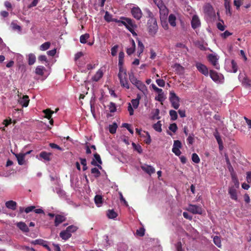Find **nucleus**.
<instances>
[{
    "mask_svg": "<svg viewBox=\"0 0 251 251\" xmlns=\"http://www.w3.org/2000/svg\"><path fill=\"white\" fill-rule=\"evenodd\" d=\"M196 67L200 72L204 74V65L198 63L196 64Z\"/></svg>",
    "mask_w": 251,
    "mask_h": 251,
    "instance_id": "nucleus-57",
    "label": "nucleus"
},
{
    "mask_svg": "<svg viewBox=\"0 0 251 251\" xmlns=\"http://www.w3.org/2000/svg\"><path fill=\"white\" fill-rule=\"evenodd\" d=\"M91 172L94 175L95 177H98L100 175V173L97 168H93L91 169Z\"/></svg>",
    "mask_w": 251,
    "mask_h": 251,
    "instance_id": "nucleus-46",
    "label": "nucleus"
},
{
    "mask_svg": "<svg viewBox=\"0 0 251 251\" xmlns=\"http://www.w3.org/2000/svg\"><path fill=\"white\" fill-rule=\"evenodd\" d=\"M130 41L131 44V47L126 49V53L128 55H131L135 51L136 47L135 43L133 39H131Z\"/></svg>",
    "mask_w": 251,
    "mask_h": 251,
    "instance_id": "nucleus-20",
    "label": "nucleus"
},
{
    "mask_svg": "<svg viewBox=\"0 0 251 251\" xmlns=\"http://www.w3.org/2000/svg\"><path fill=\"white\" fill-rule=\"evenodd\" d=\"M118 76L120 80L121 85L127 89H129V84L127 80L126 69H122L121 71H120V69H119Z\"/></svg>",
    "mask_w": 251,
    "mask_h": 251,
    "instance_id": "nucleus-3",
    "label": "nucleus"
},
{
    "mask_svg": "<svg viewBox=\"0 0 251 251\" xmlns=\"http://www.w3.org/2000/svg\"><path fill=\"white\" fill-rule=\"evenodd\" d=\"M238 188L230 186L228 190V192L230 195V198L234 201H237L238 200L237 189Z\"/></svg>",
    "mask_w": 251,
    "mask_h": 251,
    "instance_id": "nucleus-9",
    "label": "nucleus"
},
{
    "mask_svg": "<svg viewBox=\"0 0 251 251\" xmlns=\"http://www.w3.org/2000/svg\"><path fill=\"white\" fill-rule=\"evenodd\" d=\"M95 202L98 206H101L103 202V199L101 195H97L94 198Z\"/></svg>",
    "mask_w": 251,
    "mask_h": 251,
    "instance_id": "nucleus-28",
    "label": "nucleus"
},
{
    "mask_svg": "<svg viewBox=\"0 0 251 251\" xmlns=\"http://www.w3.org/2000/svg\"><path fill=\"white\" fill-rule=\"evenodd\" d=\"M209 75L210 78L217 83H222L224 81V75L220 73H218L216 71L210 70L208 71V69L205 66V76Z\"/></svg>",
    "mask_w": 251,
    "mask_h": 251,
    "instance_id": "nucleus-2",
    "label": "nucleus"
},
{
    "mask_svg": "<svg viewBox=\"0 0 251 251\" xmlns=\"http://www.w3.org/2000/svg\"><path fill=\"white\" fill-rule=\"evenodd\" d=\"M213 242L214 244L219 248H220L222 246L221 239L217 236H214L213 238Z\"/></svg>",
    "mask_w": 251,
    "mask_h": 251,
    "instance_id": "nucleus-45",
    "label": "nucleus"
},
{
    "mask_svg": "<svg viewBox=\"0 0 251 251\" xmlns=\"http://www.w3.org/2000/svg\"><path fill=\"white\" fill-rule=\"evenodd\" d=\"M234 6H236L237 10H239L241 5L243 4L242 0H234L233 1Z\"/></svg>",
    "mask_w": 251,
    "mask_h": 251,
    "instance_id": "nucleus-52",
    "label": "nucleus"
},
{
    "mask_svg": "<svg viewBox=\"0 0 251 251\" xmlns=\"http://www.w3.org/2000/svg\"><path fill=\"white\" fill-rule=\"evenodd\" d=\"M5 206L8 209L15 210L16 209L17 203L15 201L12 200L6 202Z\"/></svg>",
    "mask_w": 251,
    "mask_h": 251,
    "instance_id": "nucleus-22",
    "label": "nucleus"
},
{
    "mask_svg": "<svg viewBox=\"0 0 251 251\" xmlns=\"http://www.w3.org/2000/svg\"><path fill=\"white\" fill-rule=\"evenodd\" d=\"M220 22L217 23V27L220 31H224L226 28V26L224 25V23L223 20H220Z\"/></svg>",
    "mask_w": 251,
    "mask_h": 251,
    "instance_id": "nucleus-42",
    "label": "nucleus"
},
{
    "mask_svg": "<svg viewBox=\"0 0 251 251\" xmlns=\"http://www.w3.org/2000/svg\"><path fill=\"white\" fill-rule=\"evenodd\" d=\"M49 146L52 149H55L61 151H63V149L62 148H61L60 147H59L58 145L55 143H50L49 144Z\"/></svg>",
    "mask_w": 251,
    "mask_h": 251,
    "instance_id": "nucleus-61",
    "label": "nucleus"
},
{
    "mask_svg": "<svg viewBox=\"0 0 251 251\" xmlns=\"http://www.w3.org/2000/svg\"><path fill=\"white\" fill-rule=\"evenodd\" d=\"M109 109L110 112L113 113L116 111V106L115 103L113 102H110L109 106Z\"/></svg>",
    "mask_w": 251,
    "mask_h": 251,
    "instance_id": "nucleus-49",
    "label": "nucleus"
},
{
    "mask_svg": "<svg viewBox=\"0 0 251 251\" xmlns=\"http://www.w3.org/2000/svg\"><path fill=\"white\" fill-rule=\"evenodd\" d=\"M233 72L236 73L237 71L238 67L236 62L234 60H232L231 61Z\"/></svg>",
    "mask_w": 251,
    "mask_h": 251,
    "instance_id": "nucleus-62",
    "label": "nucleus"
},
{
    "mask_svg": "<svg viewBox=\"0 0 251 251\" xmlns=\"http://www.w3.org/2000/svg\"><path fill=\"white\" fill-rule=\"evenodd\" d=\"M17 226L24 232H28L29 231L28 226L24 222H20L18 223Z\"/></svg>",
    "mask_w": 251,
    "mask_h": 251,
    "instance_id": "nucleus-19",
    "label": "nucleus"
},
{
    "mask_svg": "<svg viewBox=\"0 0 251 251\" xmlns=\"http://www.w3.org/2000/svg\"><path fill=\"white\" fill-rule=\"evenodd\" d=\"M104 18L106 22L109 23L111 22H115L117 23H120V20L113 19L112 15L110 14L108 11H106Z\"/></svg>",
    "mask_w": 251,
    "mask_h": 251,
    "instance_id": "nucleus-17",
    "label": "nucleus"
},
{
    "mask_svg": "<svg viewBox=\"0 0 251 251\" xmlns=\"http://www.w3.org/2000/svg\"><path fill=\"white\" fill-rule=\"evenodd\" d=\"M131 103L133 106V107L135 109H136L138 108L139 106V101L135 99H133L131 100Z\"/></svg>",
    "mask_w": 251,
    "mask_h": 251,
    "instance_id": "nucleus-63",
    "label": "nucleus"
},
{
    "mask_svg": "<svg viewBox=\"0 0 251 251\" xmlns=\"http://www.w3.org/2000/svg\"><path fill=\"white\" fill-rule=\"evenodd\" d=\"M117 128V124L116 123H114L109 126V131L110 133L114 134L116 133Z\"/></svg>",
    "mask_w": 251,
    "mask_h": 251,
    "instance_id": "nucleus-32",
    "label": "nucleus"
},
{
    "mask_svg": "<svg viewBox=\"0 0 251 251\" xmlns=\"http://www.w3.org/2000/svg\"><path fill=\"white\" fill-rule=\"evenodd\" d=\"M128 76L129 79L133 85H135L136 83L139 80H137V79L135 77L132 72L128 73Z\"/></svg>",
    "mask_w": 251,
    "mask_h": 251,
    "instance_id": "nucleus-34",
    "label": "nucleus"
},
{
    "mask_svg": "<svg viewBox=\"0 0 251 251\" xmlns=\"http://www.w3.org/2000/svg\"><path fill=\"white\" fill-rule=\"evenodd\" d=\"M157 85L160 87H164L165 84V81L163 79H158L156 80Z\"/></svg>",
    "mask_w": 251,
    "mask_h": 251,
    "instance_id": "nucleus-64",
    "label": "nucleus"
},
{
    "mask_svg": "<svg viewBox=\"0 0 251 251\" xmlns=\"http://www.w3.org/2000/svg\"><path fill=\"white\" fill-rule=\"evenodd\" d=\"M205 11H206V12H207L210 16L215 15V11L213 8L209 4L205 5Z\"/></svg>",
    "mask_w": 251,
    "mask_h": 251,
    "instance_id": "nucleus-25",
    "label": "nucleus"
},
{
    "mask_svg": "<svg viewBox=\"0 0 251 251\" xmlns=\"http://www.w3.org/2000/svg\"><path fill=\"white\" fill-rule=\"evenodd\" d=\"M225 7L226 10L227 14H229L230 16L231 15L232 12L230 10V5L229 1H226L225 2Z\"/></svg>",
    "mask_w": 251,
    "mask_h": 251,
    "instance_id": "nucleus-44",
    "label": "nucleus"
},
{
    "mask_svg": "<svg viewBox=\"0 0 251 251\" xmlns=\"http://www.w3.org/2000/svg\"><path fill=\"white\" fill-rule=\"evenodd\" d=\"M60 237L62 238V240L65 241L68 240L72 236V234L69 233L68 231H66V230H64L61 231L59 233Z\"/></svg>",
    "mask_w": 251,
    "mask_h": 251,
    "instance_id": "nucleus-21",
    "label": "nucleus"
},
{
    "mask_svg": "<svg viewBox=\"0 0 251 251\" xmlns=\"http://www.w3.org/2000/svg\"><path fill=\"white\" fill-rule=\"evenodd\" d=\"M90 37V35L88 33H85L81 35L80 37V42L82 44L86 43L87 40Z\"/></svg>",
    "mask_w": 251,
    "mask_h": 251,
    "instance_id": "nucleus-36",
    "label": "nucleus"
},
{
    "mask_svg": "<svg viewBox=\"0 0 251 251\" xmlns=\"http://www.w3.org/2000/svg\"><path fill=\"white\" fill-rule=\"evenodd\" d=\"M200 21L198 16L196 15H194L193 16V18H192V19L191 21L192 27L194 29H195V28H197L198 27H199L200 26Z\"/></svg>",
    "mask_w": 251,
    "mask_h": 251,
    "instance_id": "nucleus-18",
    "label": "nucleus"
},
{
    "mask_svg": "<svg viewBox=\"0 0 251 251\" xmlns=\"http://www.w3.org/2000/svg\"><path fill=\"white\" fill-rule=\"evenodd\" d=\"M45 67L42 66H38L35 69V73L39 75H44V70Z\"/></svg>",
    "mask_w": 251,
    "mask_h": 251,
    "instance_id": "nucleus-35",
    "label": "nucleus"
},
{
    "mask_svg": "<svg viewBox=\"0 0 251 251\" xmlns=\"http://www.w3.org/2000/svg\"><path fill=\"white\" fill-rule=\"evenodd\" d=\"M50 46V43L49 42H46L42 44L40 47V50L42 51H45L49 49Z\"/></svg>",
    "mask_w": 251,
    "mask_h": 251,
    "instance_id": "nucleus-38",
    "label": "nucleus"
},
{
    "mask_svg": "<svg viewBox=\"0 0 251 251\" xmlns=\"http://www.w3.org/2000/svg\"><path fill=\"white\" fill-rule=\"evenodd\" d=\"M188 211L193 214H201L202 212V208L201 206L197 205H190L188 209Z\"/></svg>",
    "mask_w": 251,
    "mask_h": 251,
    "instance_id": "nucleus-10",
    "label": "nucleus"
},
{
    "mask_svg": "<svg viewBox=\"0 0 251 251\" xmlns=\"http://www.w3.org/2000/svg\"><path fill=\"white\" fill-rule=\"evenodd\" d=\"M46 242V241H45L43 239H36L34 241H32L31 242V244H33V245H42L43 244H45Z\"/></svg>",
    "mask_w": 251,
    "mask_h": 251,
    "instance_id": "nucleus-48",
    "label": "nucleus"
},
{
    "mask_svg": "<svg viewBox=\"0 0 251 251\" xmlns=\"http://www.w3.org/2000/svg\"><path fill=\"white\" fill-rule=\"evenodd\" d=\"M121 19L124 20H120V23L124 25L128 30V28L136 27V25L133 23L132 20L128 18L121 17Z\"/></svg>",
    "mask_w": 251,
    "mask_h": 251,
    "instance_id": "nucleus-7",
    "label": "nucleus"
},
{
    "mask_svg": "<svg viewBox=\"0 0 251 251\" xmlns=\"http://www.w3.org/2000/svg\"><path fill=\"white\" fill-rule=\"evenodd\" d=\"M122 126L126 128L132 134H133V130L131 128V126L129 124L127 123H124L122 124Z\"/></svg>",
    "mask_w": 251,
    "mask_h": 251,
    "instance_id": "nucleus-55",
    "label": "nucleus"
},
{
    "mask_svg": "<svg viewBox=\"0 0 251 251\" xmlns=\"http://www.w3.org/2000/svg\"><path fill=\"white\" fill-rule=\"evenodd\" d=\"M165 99L164 95L163 92L158 93V96L155 98V100L160 102L163 101Z\"/></svg>",
    "mask_w": 251,
    "mask_h": 251,
    "instance_id": "nucleus-47",
    "label": "nucleus"
},
{
    "mask_svg": "<svg viewBox=\"0 0 251 251\" xmlns=\"http://www.w3.org/2000/svg\"><path fill=\"white\" fill-rule=\"evenodd\" d=\"M29 101V97L27 95L24 96L22 98H20L18 100L19 104L24 107H27L28 105Z\"/></svg>",
    "mask_w": 251,
    "mask_h": 251,
    "instance_id": "nucleus-15",
    "label": "nucleus"
},
{
    "mask_svg": "<svg viewBox=\"0 0 251 251\" xmlns=\"http://www.w3.org/2000/svg\"><path fill=\"white\" fill-rule=\"evenodd\" d=\"M43 112L45 114V117L49 120L51 118L52 114L53 112L49 109H45L43 111Z\"/></svg>",
    "mask_w": 251,
    "mask_h": 251,
    "instance_id": "nucleus-41",
    "label": "nucleus"
},
{
    "mask_svg": "<svg viewBox=\"0 0 251 251\" xmlns=\"http://www.w3.org/2000/svg\"><path fill=\"white\" fill-rule=\"evenodd\" d=\"M181 148V143L179 140H175L174 142L173 148L180 149Z\"/></svg>",
    "mask_w": 251,
    "mask_h": 251,
    "instance_id": "nucleus-60",
    "label": "nucleus"
},
{
    "mask_svg": "<svg viewBox=\"0 0 251 251\" xmlns=\"http://www.w3.org/2000/svg\"><path fill=\"white\" fill-rule=\"evenodd\" d=\"M131 12L133 17L138 20H139L141 18L142 16V12L140 8L138 7H133L131 8Z\"/></svg>",
    "mask_w": 251,
    "mask_h": 251,
    "instance_id": "nucleus-8",
    "label": "nucleus"
},
{
    "mask_svg": "<svg viewBox=\"0 0 251 251\" xmlns=\"http://www.w3.org/2000/svg\"><path fill=\"white\" fill-rule=\"evenodd\" d=\"M144 50V46L142 42L138 40V48H137V54L138 57H140V55L142 53Z\"/></svg>",
    "mask_w": 251,
    "mask_h": 251,
    "instance_id": "nucleus-26",
    "label": "nucleus"
},
{
    "mask_svg": "<svg viewBox=\"0 0 251 251\" xmlns=\"http://www.w3.org/2000/svg\"><path fill=\"white\" fill-rule=\"evenodd\" d=\"M124 57H125V53L124 51H121L119 53L118 56V67L119 69H125L123 67L124 63Z\"/></svg>",
    "mask_w": 251,
    "mask_h": 251,
    "instance_id": "nucleus-12",
    "label": "nucleus"
},
{
    "mask_svg": "<svg viewBox=\"0 0 251 251\" xmlns=\"http://www.w3.org/2000/svg\"><path fill=\"white\" fill-rule=\"evenodd\" d=\"M231 176L232 181L234 183L233 185H231V186L236 187V188L239 187V182L238 179L237 178L236 174H233Z\"/></svg>",
    "mask_w": 251,
    "mask_h": 251,
    "instance_id": "nucleus-27",
    "label": "nucleus"
},
{
    "mask_svg": "<svg viewBox=\"0 0 251 251\" xmlns=\"http://www.w3.org/2000/svg\"><path fill=\"white\" fill-rule=\"evenodd\" d=\"M136 233L137 235L142 237L145 235V229L143 228H140L136 230Z\"/></svg>",
    "mask_w": 251,
    "mask_h": 251,
    "instance_id": "nucleus-58",
    "label": "nucleus"
},
{
    "mask_svg": "<svg viewBox=\"0 0 251 251\" xmlns=\"http://www.w3.org/2000/svg\"><path fill=\"white\" fill-rule=\"evenodd\" d=\"M232 34V33L230 32L228 30H226L224 33L221 34V36L223 39H226L227 37L231 35Z\"/></svg>",
    "mask_w": 251,
    "mask_h": 251,
    "instance_id": "nucleus-59",
    "label": "nucleus"
},
{
    "mask_svg": "<svg viewBox=\"0 0 251 251\" xmlns=\"http://www.w3.org/2000/svg\"><path fill=\"white\" fill-rule=\"evenodd\" d=\"M77 229H78V228L77 226H74V225H71V226H68L66 228V231H68L69 232V233H70L72 234V233H74L75 231H76Z\"/></svg>",
    "mask_w": 251,
    "mask_h": 251,
    "instance_id": "nucleus-37",
    "label": "nucleus"
},
{
    "mask_svg": "<svg viewBox=\"0 0 251 251\" xmlns=\"http://www.w3.org/2000/svg\"><path fill=\"white\" fill-rule=\"evenodd\" d=\"M169 114L171 117V119L172 121H175L177 118V113L174 110H171L169 111Z\"/></svg>",
    "mask_w": 251,
    "mask_h": 251,
    "instance_id": "nucleus-40",
    "label": "nucleus"
},
{
    "mask_svg": "<svg viewBox=\"0 0 251 251\" xmlns=\"http://www.w3.org/2000/svg\"><path fill=\"white\" fill-rule=\"evenodd\" d=\"M103 76V73L101 71L99 70L95 75L93 77L92 79L95 81H98Z\"/></svg>",
    "mask_w": 251,
    "mask_h": 251,
    "instance_id": "nucleus-31",
    "label": "nucleus"
},
{
    "mask_svg": "<svg viewBox=\"0 0 251 251\" xmlns=\"http://www.w3.org/2000/svg\"><path fill=\"white\" fill-rule=\"evenodd\" d=\"M207 58L209 63L216 69L219 70L220 69V65L218 63V58L216 55L209 54L207 55Z\"/></svg>",
    "mask_w": 251,
    "mask_h": 251,
    "instance_id": "nucleus-5",
    "label": "nucleus"
},
{
    "mask_svg": "<svg viewBox=\"0 0 251 251\" xmlns=\"http://www.w3.org/2000/svg\"><path fill=\"white\" fill-rule=\"evenodd\" d=\"M79 159L81 165L83 166V171H86L87 169L86 159L82 158H80Z\"/></svg>",
    "mask_w": 251,
    "mask_h": 251,
    "instance_id": "nucleus-51",
    "label": "nucleus"
},
{
    "mask_svg": "<svg viewBox=\"0 0 251 251\" xmlns=\"http://www.w3.org/2000/svg\"><path fill=\"white\" fill-rule=\"evenodd\" d=\"M192 159V161L196 163H198L200 161L199 156L196 153H193Z\"/></svg>",
    "mask_w": 251,
    "mask_h": 251,
    "instance_id": "nucleus-54",
    "label": "nucleus"
},
{
    "mask_svg": "<svg viewBox=\"0 0 251 251\" xmlns=\"http://www.w3.org/2000/svg\"><path fill=\"white\" fill-rule=\"evenodd\" d=\"M176 17L174 14H170L168 18V22L170 25L173 27L176 25Z\"/></svg>",
    "mask_w": 251,
    "mask_h": 251,
    "instance_id": "nucleus-29",
    "label": "nucleus"
},
{
    "mask_svg": "<svg viewBox=\"0 0 251 251\" xmlns=\"http://www.w3.org/2000/svg\"><path fill=\"white\" fill-rule=\"evenodd\" d=\"M147 136V138L144 140V142L147 144L150 145L151 143V136L148 131H144Z\"/></svg>",
    "mask_w": 251,
    "mask_h": 251,
    "instance_id": "nucleus-53",
    "label": "nucleus"
},
{
    "mask_svg": "<svg viewBox=\"0 0 251 251\" xmlns=\"http://www.w3.org/2000/svg\"><path fill=\"white\" fill-rule=\"evenodd\" d=\"M150 18L147 22V27L149 33L151 36H154L158 30V25L156 19L153 17L152 13L150 10L147 11Z\"/></svg>",
    "mask_w": 251,
    "mask_h": 251,
    "instance_id": "nucleus-1",
    "label": "nucleus"
},
{
    "mask_svg": "<svg viewBox=\"0 0 251 251\" xmlns=\"http://www.w3.org/2000/svg\"><path fill=\"white\" fill-rule=\"evenodd\" d=\"M167 15L168 14L161 15L160 17L161 25L163 28L165 30L168 29L169 28V25L167 21Z\"/></svg>",
    "mask_w": 251,
    "mask_h": 251,
    "instance_id": "nucleus-16",
    "label": "nucleus"
},
{
    "mask_svg": "<svg viewBox=\"0 0 251 251\" xmlns=\"http://www.w3.org/2000/svg\"><path fill=\"white\" fill-rule=\"evenodd\" d=\"M15 155L17 159L18 164L20 165H23L25 162V153H19V154H16Z\"/></svg>",
    "mask_w": 251,
    "mask_h": 251,
    "instance_id": "nucleus-23",
    "label": "nucleus"
},
{
    "mask_svg": "<svg viewBox=\"0 0 251 251\" xmlns=\"http://www.w3.org/2000/svg\"><path fill=\"white\" fill-rule=\"evenodd\" d=\"M107 216L109 219H114L117 217L118 214L113 209H109L107 211Z\"/></svg>",
    "mask_w": 251,
    "mask_h": 251,
    "instance_id": "nucleus-30",
    "label": "nucleus"
},
{
    "mask_svg": "<svg viewBox=\"0 0 251 251\" xmlns=\"http://www.w3.org/2000/svg\"><path fill=\"white\" fill-rule=\"evenodd\" d=\"M169 128L173 132H176L177 129V126L176 124L173 123L170 125Z\"/></svg>",
    "mask_w": 251,
    "mask_h": 251,
    "instance_id": "nucleus-56",
    "label": "nucleus"
},
{
    "mask_svg": "<svg viewBox=\"0 0 251 251\" xmlns=\"http://www.w3.org/2000/svg\"><path fill=\"white\" fill-rule=\"evenodd\" d=\"M132 146L134 150L136 151L138 153H141L143 151L142 147L139 145H136L135 143H132Z\"/></svg>",
    "mask_w": 251,
    "mask_h": 251,
    "instance_id": "nucleus-43",
    "label": "nucleus"
},
{
    "mask_svg": "<svg viewBox=\"0 0 251 251\" xmlns=\"http://www.w3.org/2000/svg\"><path fill=\"white\" fill-rule=\"evenodd\" d=\"M170 101L172 104V106L175 109H177L179 107L180 99L176 96V93L172 91L170 92Z\"/></svg>",
    "mask_w": 251,
    "mask_h": 251,
    "instance_id": "nucleus-4",
    "label": "nucleus"
},
{
    "mask_svg": "<svg viewBox=\"0 0 251 251\" xmlns=\"http://www.w3.org/2000/svg\"><path fill=\"white\" fill-rule=\"evenodd\" d=\"M161 124L160 121H158L156 123L153 125V128L157 132H160L162 131Z\"/></svg>",
    "mask_w": 251,
    "mask_h": 251,
    "instance_id": "nucleus-39",
    "label": "nucleus"
},
{
    "mask_svg": "<svg viewBox=\"0 0 251 251\" xmlns=\"http://www.w3.org/2000/svg\"><path fill=\"white\" fill-rule=\"evenodd\" d=\"M118 48H119V46L118 45H115L111 48V53L113 56H115L116 55Z\"/></svg>",
    "mask_w": 251,
    "mask_h": 251,
    "instance_id": "nucleus-50",
    "label": "nucleus"
},
{
    "mask_svg": "<svg viewBox=\"0 0 251 251\" xmlns=\"http://www.w3.org/2000/svg\"><path fill=\"white\" fill-rule=\"evenodd\" d=\"M36 61L35 55L33 53H30L28 56V63L29 65H33Z\"/></svg>",
    "mask_w": 251,
    "mask_h": 251,
    "instance_id": "nucleus-33",
    "label": "nucleus"
},
{
    "mask_svg": "<svg viewBox=\"0 0 251 251\" xmlns=\"http://www.w3.org/2000/svg\"><path fill=\"white\" fill-rule=\"evenodd\" d=\"M154 2L159 9L160 15L168 14V9L162 0H154Z\"/></svg>",
    "mask_w": 251,
    "mask_h": 251,
    "instance_id": "nucleus-6",
    "label": "nucleus"
},
{
    "mask_svg": "<svg viewBox=\"0 0 251 251\" xmlns=\"http://www.w3.org/2000/svg\"><path fill=\"white\" fill-rule=\"evenodd\" d=\"M66 217L62 215L57 214L55 216L54 226H58L60 224L66 221Z\"/></svg>",
    "mask_w": 251,
    "mask_h": 251,
    "instance_id": "nucleus-11",
    "label": "nucleus"
},
{
    "mask_svg": "<svg viewBox=\"0 0 251 251\" xmlns=\"http://www.w3.org/2000/svg\"><path fill=\"white\" fill-rule=\"evenodd\" d=\"M141 168L143 171L150 175L155 173L154 168L151 165L145 164L144 165L141 166Z\"/></svg>",
    "mask_w": 251,
    "mask_h": 251,
    "instance_id": "nucleus-13",
    "label": "nucleus"
},
{
    "mask_svg": "<svg viewBox=\"0 0 251 251\" xmlns=\"http://www.w3.org/2000/svg\"><path fill=\"white\" fill-rule=\"evenodd\" d=\"M51 153L50 152H47L46 151H42L40 154L39 156L40 157L44 159L45 160L49 161L50 160V156L51 155Z\"/></svg>",
    "mask_w": 251,
    "mask_h": 251,
    "instance_id": "nucleus-24",
    "label": "nucleus"
},
{
    "mask_svg": "<svg viewBox=\"0 0 251 251\" xmlns=\"http://www.w3.org/2000/svg\"><path fill=\"white\" fill-rule=\"evenodd\" d=\"M139 90L145 94L147 91V88L145 84L140 80H138L134 85Z\"/></svg>",
    "mask_w": 251,
    "mask_h": 251,
    "instance_id": "nucleus-14",
    "label": "nucleus"
}]
</instances>
